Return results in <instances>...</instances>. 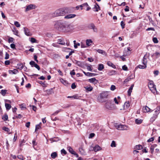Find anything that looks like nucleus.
<instances>
[{"mask_svg": "<svg viewBox=\"0 0 160 160\" xmlns=\"http://www.w3.org/2000/svg\"><path fill=\"white\" fill-rule=\"evenodd\" d=\"M54 26L55 28L63 32H67L70 30L69 25L65 22L57 21L55 23Z\"/></svg>", "mask_w": 160, "mask_h": 160, "instance_id": "nucleus-1", "label": "nucleus"}, {"mask_svg": "<svg viewBox=\"0 0 160 160\" xmlns=\"http://www.w3.org/2000/svg\"><path fill=\"white\" fill-rule=\"evenodd\" d=\"M67 13L66 10L64 8H61L56 10L52 14L53 17H56L65 15Z\"/></svg>", "mask_w": 160, "mask_h": 160, "instance_id": "nucleus-2", "label": "nucleus"}, {"mask_svg": "<svg viewBox=\"0 0 160 160\" xmlns=\"http://www.w3.org/2000/svg\"><path fill=\"white\" fill-rule=\"evenodd\" d=\"M106 109L109 111H112L117 109L116 106L111 101H109L107 102L105 105Z\"/></svg>", "mask_w": 160, "mask_h": 160, "instance_id": "nucleus-3", "label": "nucleus"}, {"mask_svg": "<svg viewBox=\"0 0 160 160\" xmlns=\"http://www.w3.org/2000/svg\"><path fill=\"white\" fill-rule=\"evenodd\" d=\"M108 96V92L107 91L103 92L100 94L99 96L98 97V100L100 102H106L104 99L107 98Z\"/></svg>", "mask_w": 160, "mask_h": 160, "instance_id": "nucleus-4", "label": "nucleus"}, {"mask_svg": "<svg viewBox=\"0 0 160 160\" xmlns=\"http://www.w3.org/2000/svg\"><path fill=\"white\" fill-rule=\"evenodd\" d=\"M148 87L151 92L155 95L157 93V91L155 85L152 81H150L148 84Z\"/></svg>", "mask_w": 160, "mask_h": 160, "instance_id": "nucleus-5", "label": "nucleus"}, {"mask_svg": "<svg viewBox=\"0 0 160 160\" xmlns=\"http://www.w3.org/2000/svg\"><path fill=\"white\" fill-rule=\"evenodd\" d=\"M115 126L116 128L119 130H127V127L125 125L120 124L119 125L116 124Z\"/></svg>", "mask_w": 160, "mask_h": 160, "instance_id": "nucleus-6", "label": "nucleus"}, {"mask_svg": "<svg viewBox=\"0 0 160 160\" xmlns=\"http://www.w3.org/2000/svg\"><path fill=\"white\" fill-rule=\"evenodd\" d=\"M101 149V148L98 145H97L95 146L93 148H92L91 147L90 148V151H94L95 152H97Z\"/></svg>", "mask_w": 160, "mask_h": 160, "instance_id": "nucleus-7", "label": "nucleus"}, {"mask_svg": "<svg viewBox=\"0 0 160 160\" xmlns=\"http://www.w3.org/2000/svg\"><path fill=\"white\" fill-rule=\"evenodd\" d=\"M35 8V5L33 4H30L26 6V8L25 12H27L30 10L34 9Z\"/></svg>", "mask_w": 160, "mask_h": 160, "instance_id": "nucleus-8", "label": "nucleus"}, {"mask_svg": "<svg viewBox=\"0 0 160 160\" xmlns=\"http://www.w3.org/2000/svg\"><path fill=\"white\" fill-rule=\"evenodd\" d=\"M88 28L90 29H92L95 32H97V29L95 26L94 24L93 23L89 24L88 26Z\"/></svg>", "mask_w": 160, "mask_h": 160, "instance_id": "nucleus-9", "label": "nucleus"}, {"mask_svg": "<svg viewBox=\"0 0 160 160\" xmlns=\"http://www.w3.org/2000/svg\"><path fill=\"white\" fill-rule=\"evenodd\" d=\"M68 149L69 152L71 154L74 155L76 157H78V155L77 153H76V152L73 150V149L71 147H68Z\"/></svg>", "mask_w": 160, "mask_h": 160, "instance_id": "nucleus-10", "label": "nucleus"}, {"mask_svg": "<svg viewBox=\"0 0 160 160\" xmlns=\"http://www.w3.org/2000/svg\"><path fill=\"white\" fill-rule=\"evenodd\" d=\"M23 29L25 34L26 35L28 36H31L32 35V34L31 32H30L28 28L24 27L23 28Z\"/></svg>", "mask_w": 160, "mask_h": 160, "instance_id": "nucleus-11", "label": "nucleus"}, {"mask_svg": "<svg viewBox=\"0 0 160 160\" xmlns=\"http://www.w3.org/2000/svg\"><path fill=\"white\" fill-rule=\"evenodd\" d=\"M89 82L95 84L98 83V81L95 78H93L88 80Z\"/></svg>", "mask_w": 160, "mask_h": 160, "instance_id": "nucleus-12", "label": "nucleus"}, {"mask_svg": "<svg viewBox=\"0 0 160 160\" xmlns=\"http://www.w3.org/2000/svg\"><path fill=\"white\" fill-rule=\"evenodd\" d=\"M129 106L130 104L129 101H126L123 105V109L125 110H127L129 108Z\"/></svg>", "mask_w": 160, "mask_h": 160, "instance_id": "nucleus-13", "label": "nucleus"}, {"mask_svg": "<svg viewBox=\"0 0 160 160\" xmlns=\"http://www.w3.org/2000/svg\"><path fill=\"white\" fill-rule=\"evenodd\" d=\"M76 16L75 14H70L66 16L64 18L66 19L72 18L75 17Z\"/></svg>", "mask_w": 160, "mask_h": 160, "instance_id": "nucleus-14", "label": "nucleus"}, {"mask_svg": "<svg viewBox=\"0 0 160 160\" xmlns=\"http://www.w3.org/2000/svg\"><path fill=\"white\" fill-rule=\"evenodd\" d=\"M95 50L98 53L101 54L105 56H106L107 55V54L106 52L103 50L101 49H96Z\"/></svg>", "mask_w": 160, "mask_h": 160, "instance_id": "nucleus-15", "label": "nucleus"}, {"mask_svg": "<svg viewBox=\"0 0 160 160\" xmlns=\"http://www.w3.org/2000/svg\"><path fill=\"white\" fill-rule=\"evenodd\" d=\"M93 10L95 12H98L100 10V7L98 4L97 3L94 5V7L93 8Z\"/></svg>", "mask_w": 160, "mask_h": 160, "instance_id": "nucleus-16", "label": "nucleus"}, {"mask_svg": "<svg viewBox=\"0 0 160 160\" xmlns=\"http://www.w3.org/2000/svg\"><path fill=\"white\" fill-rule=\"evenodd\" d=\"M8 72L10 74H16L18 72V71L16 69H14L12 70H9Z\"/></svg>", "mask_w": 160, "mask_h": 160, "instance_id": "nucleus-17", "label": "nucleus"}, {"mask_svg": "<svg viewBox=\"0 0 160 160\" xmlns=\"http://www.w3.org/2000/svg\"><path fill=\"white\" fill-rule=\"evenodd\" d=\"M142 109L145 112H148L150 111V108L147 106H144L143 107Z\"/></svg>", "mask_w": 160, "mask_h": 160, "instance_id": "nucleus-18", "label": "nucleus"}, {"mask_svg": "<svg viewBox=\"0 0 160 160\" xmlns=\"http://www.w3.org/2000/svg\"><path fill=\"white\" fill-rule=\"evenodd\" d=\"M57 43L62 45L65 44V42H64L63 39L62 38L59 39L58 40Z\"/></svg>", "mask_w": 160, "mask_h": 160, "instance_id": "nucleus-19", "label": "nucleus"}, {"mask_svg": "<svg viewBox=\"0 0 160 160\" xmlns=\"http://www.w3.org/2000/svg\"><path fill=\"white\" fill-rule=\"evenodd\" d=\"M144 65H139L138 66V67L140 69H144L147 67V63L144 62H143Z\"/></svg>", "mask_w": 160, "mask_h": 160, "instance_id": "nucleus-20", "label": "nucleus"}, {"mask_svg": "<svg viewBox=\"0 0 160 160\" xmlns=\"http://www.w3.org/2000/svg\"><path fill=\"white\" fill-rule=\"evenodd\" d=\"M79 151L82 155H85L86 154V152L85 151L84 149L82 148H79Z\"/></svg>", "mask_w": 160, "mask_h": 160, "instance_id": "nucleus-21", "label": "nucleus"}, {"mask_svg": "<svg viewBox=\"0 0 160 160\" xmlns=\"http://www.w3.org/2000/svg\"><path fill=\"white\" fill-rule=\"evenodd\" d=\"M157 146V145L156 144H154L151 146L150 148V150L152 153H153L155 148Z\"/></svg>", "mask_w": 160, "mask_h": 160, "instance_id": "nucleus-22", "label": "nucleus"}, {"mask_svg": "<svg viewBox=\"0 0 160 160\" xmlns=\"http://www.w3.org/2000/svg\"><path fill=\"white\" fill-rule=\"evenodd\" d=\"M132 75H131L130 76L128 77L125 80L124 82H127L130 81L131 79H133L134 78L132 77Z\"/></svg>", "mask_w": 160, "mask_h": 160, "instance_id": "nucleus-23", "label": "nucleus"}, {"mask_svg": "<svg viewBox=\"0 0 160 160\" xmlns=\"http://www.w3.org/2000/svg\"><path fill=\"white\" fill-rule=\"evenodd\" d=\"M84 88L88 92L91 91L93 89V88L91 86H89V87H84Z\"/></svg>", "mask_w": 160, "mask_h": 160, "instance_id": "nucleus-24", "label": "nucleus"}, {"mask_svg": "<svg viewBox=\"0 0 160 160\" xmlns=\"http://www.w3.org/2000/svg\"><path fill=\"white\" fill-rule=\"evenodd\" d=\"M92 41L91 39H87L86 40V45L88 46H90L91 45V43H92Z\"/></svg>", "mask_w": 160, "mask_h": 160, "instance_id": "nucleus-25", "label": "nucleus"}, {"mask_svg": "<svg viewBox=\"0 0 160 160\" xmlns=\"http://www.w3.org/2000/svg\"><path fill=\"white\" fill-rule=\"evenodd\" d=\"M104 68L103 64H100L98 65V69L99 71H102Z\"/></svg>", "mask_w": 160, "mask_h": 160, "instance_id": "nucleus-26", "label": "nucleus"}, {"mask_svg": "<svg viewBox=\"0 0 160 160\" xmlns=\"http://www.w3.org/2000/svg\"><path fill=\"white\" fill-rule=\"evenodd\" d=\"M107 64L108 66H110L113 68H115L116 66L114 65L110 61H108L107 62Z\"/></svg>", "mask_w": 160, "mask_h": 160, "instance_id": "nucleus-27", "label": "nucleus"}, {"mask_svg": "<svg viewBox=\"0 0 160 160\" xmlns=\"http://www.w3.org/2000/svg\"><path fill=\"white\" fill-rule=\"evenodd\" d=\"M134 85L132 84L131 85L130 87L129 88V89L128 90V93L129 95H130L131 94V93L132 92V90L133 89V87H134Z\"/></svg>", "mask_w": 160, "mask_h": 160, "instance_id": "nucleus-28", "label": "nucleus"}, {"mask_svg": "<svg viewBox=\"0 0 160 160\" xmlns=\"http://www.w3.org/2000/svg\"><path fill=\"white\" fill-rule=\"evenodd\" d=\"M51 156L52 158H55L57 157V154L56 152H52L51 155Z\"/></svg>", "mask_w": 160, "mask_h": 160, "instance_id": "nucleus-29", "label": "nucleus"}, {"mask_svg": "<svg viewBox=\"0 0 160 160\" xmlns=\"http://www.w3.org/2000/svg\"><path fill=\"white\" fill-rule=\"evenodd\" d=\"M5 106L6 109L7 110H9L11 108V105L10 104H8L7 103H5Z\"/></svg>", "mask_w": 160, "mask_h": 160, "instance_id": "nucleus-30", "label": "nucleus"}, {"mask_svg": "<svg viewBox=\"0 0 160 160\" xmlns=\"http://www.w3.org/2000/svg\"><path fill=\"white\" fill-rule=\"evenodd\" d=\"M87 76L89 77H92L93 76H95L96 75V74L94 73H92L89 72H87Z\"/></svg>", "mask_w": 160, "mask_h": 160, "instance_id": "nucleus-31", "label": "nucleus"}, {"mask_svg": "<svg viewBox=\"0 0 160 160\" xmlns=\"http://www.w3.org/2000/svg\"><path fill=\"white\" fill-rule=\"evenodd\" d=\"M142 119H138L135 120V122L137 124H140L142 123Z\"/></svg>", "mask_w": 160, "mask_h": 160, "instance_id": "nucleus-32", "label": "nucleus"}, {"mask_svg": "<svg viewBox=\"0 0 160 160\" xmlns=\"http://www.w3.org/2000/svg\"><path fill=\"white\" fill-rule=\"evenodd\" d=\"M13 32L14 34L17 36H18V30L16 29L15 28H14L13 30Z\"/></svg>", "mask_w": 160, "mask_h": 160, "instance_id": "nucleus-33", "label": "nucleus"}, {"mask_svg": "<svg viewBox=\"0 0 160 160\" xmlns=\"http://www.w3.org/2000/svg\"><path fill=\"white\" fill-rule=\"evenodd\" d=\"M142 148V145H136L135 147L136 149L137 150H140Z\"/></svg>", "mask_w": 160, "mask_h": 160, "instance_id": "nucleus-34", "label": "nucleus"}, {"mask_svg": "<svg viewBox=\"0 0 160 160\" xmlns=\"http://www.w3.org/2000/svg\"><path fill=\"white\" fill-rule=\"evenodd\" d=\"M41 124V123L40 122L39 124L37 125L36 126V128L35 131L36 132L38 130L40 129L41 128L40 124Z\"/></svg>", "mask_w": 160, "mask_h": 160, "instance_id": "nucleus-35", "label": "nucleus"}, {"mask_svg": "<svg viewBox=\"0 0 160 160\" xmlns=\"http://www.w3.org/2000/svg\"><path fill=\"white\" fill-rule=\"evenodd\" d=\"M62 111V110L61 109H59L58 110L55 111L54 113L52 114L51 115H57L59 112H61Z\"/></svg>", "mask_w": 160, "mask_h": 160, "instance_id": "nucleus-36", "label": "nucleus"}, {"mask_svg": "<svg viewBox=\"0 0 160 160\" xmlns=\"http://www.w3.org/2000/svg\"><path fill=\"white\" fill-rule=\"evenodd\" d=\"M14 25L17 27H20L21 26L20 24L17 21L14 22Z\"/></svg>", "mask_w": 160, "mask_h": 160, "instance_id": "nucleus-37", "label": "nucleus"}, {"mask_svg": "<svg viewBox=\"0 0 160 160\" xmlns=\"http://www.w3.org/2000/svg\"><path fill=\"white\" fill-rule=\"evenodd\" d=\"M111 146L112 147H116L115 142L114 141H112L111 144Z\"/></svg>", "mask_w": 160, "mask_h": 160, "instance_id": "nucleus-38", "label": "nucleus"}, {"mask_svg": "<svg viewBox=\"0 0 160 160\" xmlns=\"http://www.w3.org/2000/svg\"><path fill=\"white\" fill-rule=\"evenodd\" d=\"M160 112V111L159 109H157L155 111V113L154 114V115H155V116H156L158 114V113Z\"/></svg>", "mask_w": 160, "mask_h": 160, "instance_id": "nucleus-39", "label": "nucleus"}, {"mask_svg": "<svg viewBox=\"0 0 160 160\" xmlns=\"http://www.w3.org/2000/svg\"><path fill=\"white\" fill-rule=\"evenodd\" d=\"M2 119L4 121H6L8 119V116L7 114H5L2 117Z\"/></svg>", "mask_w": 160, "mask_h": 160, "instance_id": "nucleus-40", "label": "nucleus"}, {"mask_svg": "<svg viewBox=\"0 0 160 160\" xmlns=\"http://www.w3.org/2000/svg\"><path fill=\"white\" fill-rule=\"evenodd\" d=\"M152 40L153 42L155 43H157L158 42V40L157 39V38H153L152 39Z\"/></svg>", "mask_w": 160, "mask_h": 160, "instance_id": "nucleus-41", "label": "nucleus"}, {"mask_svg": "<svg viewBox=\"0 0 160 160\" xmlns=\"http://www.w3.org/2000/svg\"><path fill=\"white\" fill-rule=\"evenodd\" d=\"M2 129L3 130L5 131L6 132H9L10 131V129L7 127H4Z\"/></svg>", "mask_w": 160, "mask_h": 160, "instance_id": "nucleus-42", "label": "nucleus"}, {"mask_svg": "<svg viewBox=\"0 0 160 160\" xmlns=\"http://www.w3.org/2000/svg\"><path fill=\"white\" fill-rule=\"evenodd\" d=\"M116 89V87L115 85H112L110 88V89L112 91Z\"/></svg>", "mask_w": 160, "mask_h": 160, "instance_id": "nucleus-43", "label": "nucleus"}, {"mask_svg": "<svg viewBox=\"0 0 160 160\" xmlns=\"http://www.w3.org/2000/svg\"><path fill=\"white\" fill-rule=\"evenodd\" d=\"M87 68L89 71H92V68L91 66H87Z\"/></svg>", "mask_w": 160, "mask_h": 160, "instance_id": "nucleus-44", "label": "nucleus"}, {"mask_svg": "<svg viewBox=\"0 0 160 160\" xmlns=\"http://www.w3.org/2000/svg\"><path fill=\"white\" fill-rule=\"evenodd\" d=\"M30 41L32 43H35L36 42L37 40L35 38H31Z\"/></svg>", "mask_w": 160, "mask_h": 160, "instance_id": "nucleus-45", "label": "nucleus"}, {"mask_svg": "<svg viewBox=\"0 0 160 160\" xmlns=\"http://www.w3.org/2000/svg\"><path fill=\"white\" fill-rule=\"evenodd\" d=\"M29 64L32 67H33L34 66L36 63L34 61H32L30 62Z\"/></svg>", "mask_w": 160, "mask_h": 160, "instance_id": "nucleus-46", "label": "nucleus"}, {"mask_svg": "<svg viewBox=\"0 0 160 160\" xmlns=\"http://www.w3.org/2000/svg\"><path fill=\"white\" fill-rule=\"evenodd\" d=\"M6 90H1V93L3 96H4L6 94Z\"/></svg>", "mask_w": 160, "mask_h": 160, "instance_id": "nucleus-47", "label": "nucleus"}, {"mask_svg": "<svg viewBox=\"0 0 160 160\" xmlns=\"http://www.w3.org/2000/svg\"><path fill=\"white\" fill-rule=\"evenodd\" d=\"M9 55L8 53L7 52H6L5 59H7L9 58Z\"/></svg>", "mask_w": 160, "mask_h": 160, "instance_id": "nucleus-48", "label": "nucleus"}, {"mask_svg": "<svg viewBox=\"0 0 160 160\" xmlns=\"http://www.w3.org/2000/svg\"><path fill=\"white\" fill-rule=\"evenodd\" d=\"M120 24H121V25L122 27V29L124 28L125 27V24L124 23V22L122 21L121 22Z\"/></svg>", "mask_w": 160, "mask_h": 160, "instance_id": "nucleus-49", "label": "nucleus"}, {"mask_svg": "<svg viewBox=\"0 0 160 160\" xmlns=\"http://www.w3.org/2000/svg\"><path fill=\"white\" fill-rule=\"evenodd\" d=\"M154 140V137H152L151 138H150L148 140V142H151L153 141Z\"/></svg>", "mask_w": 160, "mask_h": 160, "instance_id": "nucleus-50", "label": "nucleus"}, {"mask_svg": "<svg viewBox=\"0 0 160 160\" xmlns=\"http://www.w3.org/2000/svg\"><path fill=\"white\" fill-rule=\"evenodd\" d=\"M80 45V44L79 43H76L75 45H74V47L75 48H77L78 46H79Z\"/></svg>", "mask_w": 160, "mask_h": 160, "instance_id": "nucleus-51", "label": "nucleus"}, {"mask_svg": "<svg viewBox=\"0 0 160 160\" xmlns=\"http://www.w3.org/2000/svg\"><path fill=\"white\" fill-rule=\"evenodd\" d=\"M61 153L62 154L63 153L65 155L66 154H67V152L65 151V149H62L61 150Z\"/></svg>", "mask_w": 160, "mask_h": 160, "instance_id": "nucleus-52", "label": "nucleus"}, {"mask_svg": "<svg viewBox=\"0 0 160 160\" xmlns=\"http://www.w3.org/2000/svg\"><path fill=\"white\" fill-rule=\"evenodd\" d=\"M159 72L158 70H155L154 71L153 73L155 76H157Z\"/></svg>", "mask_w": 160, "mask_h": 160, "instance_id": "nucleus-53", "label": "nucleus"}, {"mask_svg": "<svg viewBox=\"0 0 160 160\" xmlns=\"http://www.w3.org/2000/svg\"><path fill=\"white\" fill-rule=\"evenodd\" d=\"M122 69L124 70L127 71L128 70V68L125 65H124L122 66Z\"/></svg>", "mask_w": 160, "mask_h": 160, "instance_id": "nucleus-54", "label": "nucleus"}, {"mask_svg": "<svg viewBox=\"0 0 160 160\" xmlns=\"http://www.w3.org/2000/svg\"><path fill=\"white\" fill-rule=\"evenodd\" d=\"M155 55L157 57V58H158L160 55V53L158 52H156L155 53Z\"/></svg>", "mask_w": 160, "mask_h": 160, "instance_id": "nucleus-55", "label": "nucleus"}, {"mask_svg": "<svg viewBox=\"0 0 160 160\" xmlns=\"http://www.w3.org/2000/svg\"><path fill=\"white\" fill-rule=\"evenodd\" d=\"M76 86L74 83H73L71 85V88L72 89H74L76 88Z\"/></svg>", "mask_w": 160, "mask_h": 160, "instance_id": "nucleus-56", "label": "nucleus"}, {"mask_svg": "<svg viewBox=\"0 0 160 160\" xmlns=\"http://www.w3.org/2000/svg\"><path fill=\"white\" fill-rule=\"evenodd\" d=\"M34 60L38 63V60L37 59L38 57L36 55H34Z\"/></svg>", "mask_w": 160, "mask_h": 160, "instance_id": "nucleus-57", "label": "nucleus"}, {"mask_svg": "<svg viewBox=\"0 0 160 160\" xmlns=\"http://www.w3.org/2000/svg\"><path fill=\"white\" fill-rule=\"evenodd\" d=\"M146 30L147 31H149V30L154 31L155 29H154V28H148L146 29Z\"/></svg>", "mask_w": 160, "mask_h": 160, "instance_id": "nucleus-58", "label": "nucleus"}, {"mask_svg": "<svg viewBox=\"0 0 160 160\" xmlns=\"http://www.w3.org/2000/svg\"><path fill=\"white\" fill-rule=\"evenodd\" d=\"M13 38H10L8 40V42L9 43H11V42H13Z\"/></svg>", "mask_w": 160, "mask_h": 160, "instance_id": "nucleus-59", "label": "nucleus"}, {"mask_svg": "<svg viewBox=\"0 0 160 160\" xmlns=\"http://www.w3.org/2000/svg\"><path fill=\"white\" fill-rule=\"evenodd\" d=\"M10 47H11V48H13V49L15 48V44H14L13 43H12L10 45Z\"/></svg>", "mask_w": 160, "mask_h": 160, "instance_id": "nucleus-60", "label": "nucleus"}, {"mask_svg": "<svg viewBox=\"0 0 160 160\" xmlns=\"http://www.w3.org/2000/svg\"><path fill=\"white\" fill-rule=\"evenodd\" d=\"M34 67H35L36 68H37L38 70H39L40 69V68L39 66L36 63L35 64Z\"/></svg>", "mask_w": 160, "mask_h": 160, "instance_id": "nucleus-61", "label": "nucleus"}, {"mask_svg": "<svg viewBox=\"0 0 160 160\" xmlns=\"http://www.w3.org/2000/svg\"><path fill=\"white\" fill-rule=\"evenodd\" d=\"M10 62L9 60H7L5 62V64L6 65H8L10 64Z\"/></svg>", "mask_w": 160, "mask_h": 160, "instance_id": "nucleus-62", "label": "nucleus"}, {"mask_svg": "<svg viewBox=\"0 0 160 160\" xmlns=\"http://www.w3.org/2000/svg\"><path fill=\"white\" fill-rule=\"evenodd\" d=\"M80 45H81V48H85L87 47L86 46V45L82 43H81Z\"/></svg>", "mask_w": 160, "mask_h": 160, "instance_id": "nucleus-63", "label": "nucleus"}, {"mask_svg": "<svg viewBox=\"0 0 160 160\" xmlns=\"http://www.w3.org/2000/svg\"><path fill=\"white\" fill-rule=\"evenodd\" d=\"M129 8L128 6H126V8L124 9L125 11L126 12H128L129 11Z\"/></svg>", "mask_w": 160, "mask_h": 160, "instance_id": "nucleus-64", "label": "nucleus"}]
</instances>
